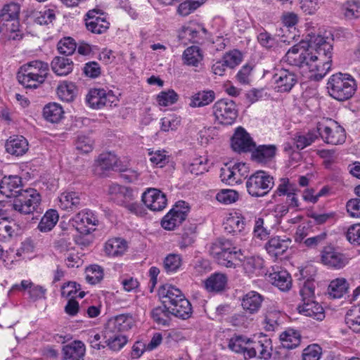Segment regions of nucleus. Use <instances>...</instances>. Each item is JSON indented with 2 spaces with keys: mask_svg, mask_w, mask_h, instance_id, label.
Segmentation results:
<instances>
[{
  "mask_svg": "<svg viewBox=\"0 0 360 360\" xmlns=\"http://www.w3.org/2000/svg\"><path fill=\"white\" fill-rule=\"evenodd\" d=\"M333 39L330 33L309 35L307 43L293 46L285 56V61L290 65L307 67L315 80L323 79L330 70L333 56Z\"/></svg>",
  "mask_w": 360,
  "mask_h": 360,
  "instance_id": "obj_1",
  "label": "nucleus"
},
{
  "mask_svg": "<svg viewBox=\"0 0 360 360\" xmlns=\"http://www.w3.org/2000/svg\"><path fill=\"white\" fill-rule=\"evenodd\" d=\"M20 11L18 4L10 3L5 5L0 11V32L8 39L17 40L22 37L19 22Z\"/></svg>",
  "mask_w": 360,
  "mask_h": 360,
  "instance_id": "obj_2",
  "label": "nucleus"
},
{
  "mask_svg": "<svg viewBox=\"0 0 360 360\" xmlns=\"http://www.w3.org/2000/svg\"><path fill=\"white\" fill-rule=\"evenodd\" d=\"M327 89L331 97L338 101H344L354 94L356 83L350 75L336 73L329 77Z\"/></svg>",
  "mask_w": 360,
  "mask_h": 360,
  "instance_id": "obj_3",
  "label": "nucleus"
},
{
  "mask_svg": "<svg viewBox=\"0 0 360 360\" xmlns=\"http://www.w3.org/2000/svg\"><path fill=\"white\" fill-rule=\"evenodd\" d=\"M210 251L219 264L226 267H235V262L240 259V250L233 246L229 240L221 239L216 241L211 246Z\"/></svg>",
  "mask_w": 360,
  "mask_h": 360,
  "instance_id": "obj_4",
  "label": "nucleus"
},
{
  "mask_svg": "<svg viewBox=\"0 0 360 360\" xmlns=\"http://www.w3.org/2000/svg\"><path fill=\"white\" fill-rule=\"evenodd\" d=\"M274 185L273 176L262 170H259L252 174L246 181L247 191L253 197L266 195L274 187Z\"/></svg>",
  "mask_w": 360,
  "mask_h": 360,
  "instance_id": "obj_5",
  "label": "nucleus"
},
{
  "mask_svg": "<svg viewBox=\"0 0 360 360\" xmlns=\"http://www.w3.org/2000/svg\"><path fill=\"white\" fill-rule=\"evenodd\" d=\"M41 202V196L37 190L28 188L22 190L14 199L13 208L22 214L34 212Z\"/></svg>",
  "mask_w": 360,
  "mask_h": 360,
  "instance_id": "obj_6",
  "label": "nucleus"
},
{
  "mask_svg": "<svg viewBox=\"0 0 360 360\" xmlns=\"http://www.w3.org/2000/svg\"><path fill=\"white\" fill-rule=\"evenodd\" d=\"M108 192L111 199L117 204L126 207L131 213L138 214L140 212L139 204L134 201V193L129 188L112 184L110 186Z\"/></svg>",
  "mask_w": 360,
  "mask_h": 360,
  "instance_id": "obj_7",
  "label": "nucleus"
},
{
  "mask_svg": "<svg viewBox=\"0 0 360 360\" xmlns=\"http://www.w3.org/2000/svg\"><path fill=\"white\" fill-rule=\"evenodd\" d=\"M117 101V97L112 91L103 88L91 89L86 96V102L89 107L96 110L116 105Z\"/></svg>",
  "mask_w": 360,
  "mask_h": 360,
  "instance_id": "obj_8",
  "label": "nucleus"
},
{
  "mask_svg": "<svg viewBox=\"0 0 360 360\" xmlns=\"http://www.w3.org/2000/svg\"><path fill=\"white\" fill-rule=\"evenodd\" d=\"M316 129L321 139L328 144L338 145L345 141V129L334 120H330L326 123H318Z\"/></svg>",
  "mask_w": 360,
  "mask_h": 360,
  "instance_id": "obj_9",
  "label": "nucleus"
},
{
  "mask_svg": "<svg viewBox=\"0 0 360 360\" xmlns=\"http://www.w3.org/2000/svg\"><path fill=\"white\" fill-rule=\"evenodd\" d=\"M213 113L219 123L225 125L232 124L237 116L236 103L229 99H221L213 105Z\"/></svg>",
  "mask_w": 360,
  "mask_h": 360,
  "instance_id": "obj_10",
  "label": "nucleus"
},
{
  "mask_svg": "<svg viewBox=\"0 0 360 360\" xmlns=\"http://www.w3.org/2000/svg\"><path fill=\"white\" fill-rule=\"evenodd\" d=\"M189 207L184 201H179L175 206L162 218V226L166 230H174L187 217Z\"/></svg>",
  "mask_w": 360,
  "mask_h": 360,
  "instance_id": "obj_11",
  "label": "nucleus"
},
{
  "mask_svg": "<svg viewBox=\"0 0 360 360\" xmlns=\"http://www.w3.org/2000/svg\"><path fill=\"white\" fill-rule=\"evenodd\" d=\"M297 82L295 73L288 69L276 68L272 76L274 88L278 92H288Z\"/></svg>",
  "mask_w": 360,
  "mask_h": 360,
  "instance_id": "obj_12",
  "label": "nucleus"
},
{
  "mask_svg": "<svg viewBox=\"0 0 360 360\" xmlns=\"http://www.w3.org/2000/svg\"><path fill=\"white\" fill-rule=\"evenodd\" d=\"M249 172L248 167L245 163L238 162L232 167L225 166L221 169L220 177L223 182L229 185L240 184Z\"/></svg>",
  "mask_w": 360,
  "mask_h": 360,
  "instance_id": "obj_13",
  "label": "nucleus"
},
{
  "mask_svg": "<svg viewBox=\"0 0 360 360\" xmlns=\"http://www.w3.org/2000/svg\"><path fill=\"white\" fill-rule=\"evenodd\" d=\"M273 347L270 338L264 337L258 341L250 340L246 358H257L258 359H269L272 353Z\"/></svg>",
  "mask_w": 360,
  "mask_h": 360,
  "instance_id": "obj_14",
  "label": "nucleus"
},
{
  "mask_svg": "<svg viewBox=\"0 0 360 360\" xmlns=\"http://www.w3.org/2000/svg\"><path fill=\"white\" fill-rule=\"evenodd\" d=\"M142 201L148 209L154 212L162 210L167 204L165 194L157 188H148L142 194Z\"/></svg>",
  "mask_w": 360,
  "mask_h": 360,
  "instance_id": "obj_15",
  "label": "nucleus"
},
{
  "mask_svg": "<svg viewBox=\"0 0 360 360\" xmlns=\"http://www.w3.org/2000/svg\"><path fill=\"white\" fill-rule=\"evenodd\" d=\"M240 62V53L234 50L226 53L221 59L217 60L212 66V71L216 75L223 76L227 68H234Z\"/></svg>",
  "mask_w": 360,
  "mask_h": 360,
  "instance_id": "obj_16",
  "label": "nucleus"
},
{
  "mask_svg": "<svg viewBox=\"0 0 360 360\" xmlns=\"http://www.w3.org/2000/svg\"><path fill=\"white\" fill-rule=\"evenodd\" d=\"M321 262L330 268L340 269L348 263V258L334 248L328 246L321 252Z\"/></svg>",
  "mask_w": 360,
  "mask_h": 360,
  "instance_id": "obj_17",
  "label": "nucleus"
},
{
  "mask_svg": "<svg viewBox=\"0 0 360 360\" xmlns=\"http://www.w3.org/2000/svg\"><path fill=\"white\" fill-rule=\"evenodd\" d=\"M103 13L99 10L93 9L86 13V29L94 34H103L109 28L110 23L105 17H101Z\"/></svg>",
  "mask_w": 360,
  "mask_h": 360,
  "instance_id": "obj_18",
  "label": "nucleus"
},
{
  "mask_svg": "<svg viewBox=\"0 0 360 360\" xmlns=\"http://www.w3.org/2000/svg\"><path fill=\"white\" fill-rule=\"evenodd\" d=\"M231 147L237 152H247L252 150L255 143L243 128L238 127L232 137Z\"/></svg>",
  "mask_w": 360,
  "mask_h": 360,
  "instance_id": "obj_19",
  "label": "nucleus"
},
{
  "mask_svg": "<svg viewBox=\"0 0 360 360\" xmlns=\"http://www.w3.org/2000/svg\"><path fill=\"white\" fill-rule=\"evenodd\" d=\"M22 181L18 176H5L0 181V193L7 198H15L21 190Z\"/></svg>",
  "mask_w": 360,
  "mask_h": 360,
  "instance_id": "obj_20",
  "label": "nucleus"
},
{
  "mask_svg": "<svg viewBox=\"0 0 360 360\" xmlns=\"http://www.w3.org/2000/svg\"><path fill=\"white\" fill-rule=\"evenodd\" d=\"M158 295L162 304L168 309L176 304L179 300L184 297L181 291L169 284H165L161 286L158 290Z\"/></svg>",
  "mask_w": 360,
  "mask_h": 360,
  "instance_id": "obj_21",
  "label": "nucleus"
},
{
  "mask_svg": "<svg viewBox=\"0 0 360 360\" xmlns=\"http://www.w3.org/2000/svg\"><path fill=\"white\" fill-rule=\"evenodd\" d=\"M83 194L76 191H65L58 196V206L63 210L72 211L82 205Z\"/></svg>",
  "mask_w": 360,
  "mask_h": 360,
  "instance_id": "obj_22",
  "label": "nucleus"
},
{
  "mask_svg": "<svg viewBox=\"0 0 360 360\" xmlns=\"http://www.w3.org/2000/svg\"><path fill=\"white\" fill-rule=\"evenodd\" d=\"M86 353V346L80 340H74L63 347V360H83Z\"/></svg>",
  "mask_w": 360,
  "mask_h": 360,
  "instance_id": "obj_23",
  "label": "nucleus"
},
{
  "mask_svg": "<svg viewBox=\"0 0 360 360\" xmlns=\"http://www.w3.org/2000/svg\"><path fill=\"white\" fill-rule=\"evenodd\" d=\"M6 151L15 156H22L29 149L27 140L22 136H10L5 143Z\"/></svg>",
  "mask_w": 360,
  "mask_h": 360,
  "instance_id": "obj_24",
  "label": "nucleus"
},
{
  "mask_svg": "<svg viewBox=\"0 0 360 360\" xmlns=\"http://www.w3.org/2000/svg\"><path fill=\"white\" fill-rule=\"evenodd\" d=\"M264 298L256 291H250L241 299V306L244 311L250 314H256L262 307Z\"/></svg>",
  "mask_w": 360,
  "mask_h": 360,
  "instance_id": "obj_25",
  "label": "nucleus"
},
{
  "mask_svg": "<svg viewBox=\"0 0 360 360\" xmlns=\"http://www.w3.org/2000/svg\"><path fill=\"white\" fill-rule=\"evenodd\" d=\"M297 311L304 316L321 321L325 317L323 308L321 304L314 300L302 302L297 306Z\"/></svg>",
  "mask_w": 360,
  "mask_h": 360,
  "instance_id": "obj_26",
  "label": "nucleus"
},
{
  "mask_svg": "<svg viewBox=\"0 0 360 360\" xmlns=\"http://www.w3.org/2000/svg\"><path fill=\"white\" fill-rule=\"evenodd\" d=\"M103 339L105 347L110 350L117 352L120 350L127 342V338L120 333L105 328Z\"/></svg>",
  "mask_w": 360,
  "mask_h": 360,
  "instance_id": "obj_27",
  "label": "nucleus"
},
{
  "mask_svg": "<svg viewBox=\"0 0 360 360\" xmlns=\"http://www.w3.org/2000/svg\"><path fill=\"white\" fill-rule=\"evenodd\" d=\"M128 248L125 240L120 238H114L108 240L103 247L105 254L110 257L122 256Z\"/></svg>",
  "mask_w": 360,
  "mask_h": 360,
  "instance_id": "obj_28",
  "label": "nucleus"
},
{
  "mask_svg": "<svg viewBox=\"0 0 360 360\" xmlns=\"http://www.w3.org/2000/svg\"><path fill=\"white\" fill-rule=\"evenodd\" d=\"M291 240L289 238L276 236L271 238L266 244L267 252L272 257H277L283 255L289 248Z\"/></svg>",
  "mask_w": 360,
  "mask_h": 360,
  "instance_id": "obj_29",
  "label": "nucleus"
},
{
  "mask_svg": "<svg viewBox=\"0 0 360 360\" xmlns=\"http://www.w3.org/2000/svg\"><path fill=\"white\" fill-rule=\"evenodd\" d=\"M252 151V159L261 164H266L275 156L276 147L274 145H260Z\"/></svg>",
  "mask_w": 360,
  "mask_h": 360,
  "instance_id": "obj_30",
  "label": "nucleus"
},
{
  "mask_svg": "<svg viewBox=\"0 0 360 360\" xmlns=\"http://www.w3.org/2000/svg\"><path fill=\"white\" fill-rule=\"evenodd\" d=\"M244 218L236 212L231 213L224 222V230L233 235L240 233L245 230Z\"/></svg>",
  "mask_w": 360,
  "mask_h": 360,
  "instance_id": "obj_31",
  "label": "nucleus"
},
{
  "mask_svg": "<svg viewBox=\"0 0 360 360\" xmlns=\"http://www.w3.org/2000/svg\"><path fill=\"white\" fill-rule=\"evenodd\" d=\"M72 221L76 229L80 230L88 225H96L98 220L92 211L83 210L72 217Z\"/></svg>",
  "mask_w": 360,
  "mask_h": 360,
  "instance_id": "obj_32",
  "label": "nucleus"
},
{
  "mask_svg": "<svg viewBox=\"0 0 360 360\" xmlns=\"http://www.w3.org/2000/svg\"><path fill=\"white\" fill-rule=\"evenodd\" d=\"M133 319L131 316L120 314L108 320L105 328L120 333L131 328Z\"/></svg>",
  "mask_w": 360,
  "mask_h": 360,
  "instance_id": "obj_33",
  "label": "nucleus"
},
{
  "mask_svg": "<svg viewBox=\"0 0 360 360\" xmlns=\"http://www.w3.org/2000/svg\"><path fill=\"white\" fill-rule=\"evenodd\" d=\"M17 77L18 82L22 86L30 89H37L45 82L44 79H41L36 74L34 75L32 72L21 67L18 72Z\"/></svg>",
  "mask_w": 360,
  "mask_h": 360,
  "instance_id": "obj_34",
  "label": "nucleus"
},
{
  "mask_svg": "<svg viewBox=\"0 0 360 360\" xmlns=\"http://www.w3.org/2000/svg\"><path fill=\"white\" fill-rule=\"evenodd\" d=\"M51 65L53 72L57 75L66 76L72 71L74 63L67 57L56 56L51 61Z\"/></svg>",
  "mask_w": 360,
  "mask_h": 360,
  "instance_id": "obj_35",
  "label": "nucleus"
},
{
  "mask_svg": "<svg viewBox=\"0 0 360 360\" xmlns=\"http://www.w3.org/2000/svg\"><path fill=\"white\" fill-rule=\"evenodd\" d=\"M269 281L282 291L288 290L291 287V277L285 270L274 271L269 275Z\"/></svg>",
  "mask_w": 360,
  "mask_h": 360,
  "instance_id": "obj_36",
  "label": "nucleus"
},
{
  "mask_svg": "<svg viewBox=\"0 0 360 360\" xmlns=\"http://www.w3.org/2000/svg\"><path fill=\"white\" fill-rule=\"evenodd\" d=\"M349 284L344 278H337L330 281L328 292L334 299L342 297L348 291Z\"/></svg>",
  "mask_w": 360,
  "mask_h": 360,
  "instance_id": "obj_37",
  "label": "nucleus"
},
{
  "mask_svg": "<svg viewBox=\"0 0 360 360\" xmlns=\"http://www.w3.org/2000/svg\"><path fill=\"white\" fill-rule=\"evenodd\" d=\"M280 340L283 347L292 349L300 345L301 335L297 330L288 328L280 335Z\"/></svg>",
  "mask_w": 360,
  "mask_h": 360,
  "instance_id": "obj_38",
  "label": "nucleus"
},
{
  "mask_svg": "<svg viewBox=\"0 0 360 360\" xmlns=\"http://www.w3.org/2000/svg\"><path fill=\"white\" fill-rule=\"evenodd\" d=\"M64 111L62 106L56 103L46 104L43 109V116L46 120L57 123L63 117Z\"/></svg>",
  "mask_w": 360,
  "mask_h": 360,
  "instance_id": "obj_39",
  "label": "nucleus"
},
{
  "mask_svg": "<svg viewBox=\"0 0 360 360\" xmlns=\"http://www.w3.org/2000/svg\"><path fill=\"white\" fill-rule=\"evenodd\" d=\"M227 283L226 275L220 273L212 274L205 281V288L210 292H219L223 290Z\"/></svg>",
  "mask_w": 360,
  "mask_h": 360,
  "instance_id": "obj_40",
  "label": "nucleus"
},
{
  "mask_svg": "<svg viewBox=\"0 0 360 360\" xmlns=\"http://www.w3.org/2000/svg\"><path fill=\"white\" fill-rule=\"evenodd\" d=\"M215 98L214 91H201L193 94L190 100L189 106L191 108H200L211 103Z\"/></svg>",
  "mask_w": 360,
  "mask_h": 360,
  "instance_id": "obj_41",
  "label": "nucleus"
},
{
  "mask_svg": "<svg viewBox=\"0 0 360 360\" xmlns=\"http://www.w3.org/2000/svg\"><path fill=\"white\" fill-rule=\"evenodd\" d=\"M263 265L264 260L259 256L245 257L243 263V269L249 276L259 275Z\"/></svg>",
  "mask_w": 360,
  "mask_h": 360,
  "instance_id": "obj_42",
  "label": "nucleus"
},
{
  "mask_svg": "<svg viewBox=\"0 0 360 360\" xmlns=\"http://www.w3.org/2000/svg\"><path fill=\"white\" fill-rule=\"evenodd\" d=\"M250 340L246 336L235 335L230 338L228 347L236 353H243L246 358Z\"/></svg>",
  "mask_w": 360,
  "mask_h": 360,
  "instance_id": "obj_43",
  "label": "nucleus"
},
{
  "mask_svg": "<svg viewBox=\"0 0 360 360\" xmlns=\"http://www.w3.org/2000/svg\"><path fill=\"white\" fill-rule=\"evenodd\" d=\"M169 310L172 315L182 319L189 318L192 313L191 304L185 296L182 297V300H179L176 304L171 306Z\"/></svg>",
  "mask_w": 360,
  "mask_h": 360,
  "instance_id": "obj_44",
  "label": "nucleus"
},
{
  "mask_svg": "<svg viewBox=\"0 0 360 360\" xmlns=\"http://www.w3.org/2000/svg\"><path fill=\"white\" fill-rule=\"evenodd\" d=\"M28 71H31L41 79L46 80L49 72V66L47 63L41 60H32L21 66Z\"/></svg>",
  "mask_w": 360,
  "mask_h": 360,
  "instance_id": "obj_45",
  "label": "nucleus"
},
{
  "mask_svg": "<svg viewBox=\"0 0 360 360\" xmlns=\"http://www.w3.org/2000/svg\"><path fill=\"white\" fill-rule=\"evenodd\" d=\"M202 58V51L196 46L188 47L183 53L184 63L187 65L197 67Z\"/></svg>",
  "mask_w": 360,
  "mask_h": 360,
  "instance_id": "obj_46",
  "label": "nucleus"
},
{
  "mask_svg": "<svg viewBox=\"0 0 360 360\" xmlns=\"http://www.w3.org/2000/svg\"><path fill=\"white\" fill-rule=\"evenodd\" d=\"M58 214L56 210H50L47 211L41 218L38 224V229L41 232L51 231L58 221Z\"/></svg>",
  "mask_w": 360,
  "mask_h": 360,
  "instance_id": "obj_47",
  "label": "nucleus"
},
{
  "mask_svg": "<svg viewBox=\"0 0 360 360\" xmlns=\"http://www.w3.org/2000/svg\"><path fill=\"white\" fill-rule=\"evenodd\" d=\"M205 29L200 25L195 22H189L187 25L183 27L181 37L186 38L189 41L197 42L200 34L205 33Z\"/></svg>",
  "mask_w": 360,
  "mask_h": 360,
  "instance_id": "obj_48",
  "label": "nucleus"
},
{
  "mask_svg": "<svg viewBox=\"0 0 360 360\" xmlns=\"http://www.w3.org/2000/svg\"><path fill=\"white\" fill-rule=\"evenodd\" d=\"M171 314L169 309L164 304L154 308L151 311V317L160 326H168Z\"/></svg>",
  "mask_w": 360,
  "mask_h": 360,
  "instance_id": "obj_49",
  "label": "nucleus"
},
{
  "mask_svg": "<svg viewBox=\"0 0 360 360\" xmlns=\"http://www.w3.org/2000/svg\"><path fill=\"white\" fill-rule=\"evenodd\" d=\"M97 162L103 169L119 168L117 157L110 152L101 153L98 158Z\"/></svg>",
  "mask_w": 360,
  "mask_h": 360,
  "instance_id": "obj_50",
  "label": "nucleus"
},
{
  "mask_svg": "<svg viewBox=\"0 0 360 360\" xmlns=\"http://www.w3.org/2000/svg\"><path fill=\"white\" fill-rule=\"evenodd\" d=\"M182 264L181 256L179 254H169L163 261L164 269L167 274L176 273Z\"/></svg>",
  "mask_w": 360,
  "mask_h": 360,
  "instance_id": "obj_51",
  "label": "nucleus"
},
{
  "mask_svg": "<svg viewBox=\"0 0 360 360\" xmlns=\"http://www.w3.org/2000/svg\"><path fill=\"white\" fill-rule=\"evenodd\" d=\"M148 155L151 164L157 167H162L168 162V153L165 150L149 148L148 149Z\"/></svg>",
  "mask_w": 360,
  "mask_h": 360,
  "instance_id": "obj_52",
  "label": "nucleus"
},
{
  "mask_svg": "<svg viewBox=\"0 0 360 360\" xmlns=\"http://www.w3.org/2000/svg\"><path fill=\"white\" fill-rule=\"evenodd\" d=\"M298 188L296 185L290 182L288 178H282L279 180L278 186L274 191V195L283 196L286 198L295 192H298Z\"/></svg>",
  "mask_w": 360,
  "mask_h": 360,
  "instance_id": "obj_53",
  "label": "nucleus"
},
{
  "mask_svg": "<svg viewBox=\"0 0 360 360\" xmlns=\"http://www.w3.org/2000/svg\"><path fill=\"white\" fill-rule=\"evenodd\" d=\"M76 92V86L72 83L63 82L60 84L57 89V94L58 97L64 101L70 102L75 96Z\"/></svg>",
  "mask_w": 360,
  "mask_h": 360,
  "instance_id": "obj_54",
  "label": "nucleus"
},
{
  "mask_svg": "<svg viewBox=\"0 0 360 360\" xmlns=\"http://www.w3.org/2000/svg\"><path fill=\"white\" fill-rule=\"evenodd\" d=\"M345 18L349 20L360 17V0H348L343 5Z\"/></svg>",
  "mask_w": 360,
  "mask_h": 360,
  "instance_id": "obj_55",
  "label": "nucleus"
},
{
  "mask_svg": "<svg viewBox=\"0 0 360 360\" xmlns=\"http://www.w3.org/2000/svg\"><path fill=\"white\" fill-rule=\"evenodd\" d=\"M178 99L179 95L173 89L161 91L156 98L158 103L164 107L174 104Z\"/></svg>",
  "mask_w": 360,
  "mask_h": 360,
  "instance_id": "obj_56",
  "label": "nucleus"
},
{
  "mask_svg": "<svg viewBox=\"0 0 360 360\" xmlns=\"http://www.w3.org/2000/svg\"><path fill=\"white\" fill-rule=\"evenodd\" d=\"M216 199L224 205H230L238 199V193L232 189H222L216 195Z\"/></svg>",
  "mask_w": 360,
  "mask_h": 360,
  "instance_id": "obj_57",
  "label": "nucleus"
},
{
  "mask_svg": "<svg viewBox=\"0 0 360 360\" xmlns=\"http://www.w3.org/2000/svg\"><path fill=\"white\" fill-rule=\"evenodd\" d=\"M316 131H309L307 134L298 135L295 139V143L297 149H304L311 145L318 138Z\"/></svg>",
  "mask_w": 360,
  "mask_h": 360,
  "instance_id": "obj_58",
  "label": "nucleus"
},
{
  "mask_svg": "<svg viewBox=\"0 0 360 360\" xmlns=\"http://www.w3.org/2000/svg\"><path fill=\"white\" fill-rule=\"evenodd\" d=\"M56 15L53 10L48 8L36 12L34 21L39 25H49L55 20Z\"/></svg>",
  "mask_w": 360,
  "mask_h": 360,
  "instance_id": "obj_59",
  "label": "nucleus"
},
{
  "mask_svg": "<svg viewBox=\"0 0 360 360\" xmlns=\"http://www.w3.org/2000/svg\"><path fill=\"white\" fill-rule=\"evenodd\" d=\"M57 47L60 53L68 56L75 51L77 44L72 38L65 37L59 41Z\"/></svg>",
  "mask_w": 360,
  "mask_h": 360,
  "instance_id": "obj_60",
  "label": "nucleus"
},
{
  "mask_svg": "<svg viewBox=\"0 0 360 360\" xmlns=\"http://www.w3.org/2000/svg\"><path fill=\"white\" fill-rule=\"evenodd\" d=\"M258 42L261 46L266 49H272L278 46V40L276 37H273L265 30H262L257 35Z\"/></svg>",
  "mask_w": 360,
  "mask_h": 360,
  "instance_id": "obj_61",
  "label": "nucleus"
},
{
  "mask_svg": "<svg viewBox=\"0 0 360 360\" xmlns=\"http://www.w3.org/2000/svg\"><path fill=\"white\" fill-rule=\"evenodd\" d=\"M345 321L348 326L354 332L356 326V329L360 326V309L354 307L349 309L345 316Z\"/></svg>",
  "mask_w": 360,
  "mask_h": 360,
  "instance_id": "obj_62",
  "label": "nucleus"
},
{
  "mask_svg": "<svg viewBox=\"0 0 360 360\" xmlns=\"http://www.w3.org/2000/svg\"><path fill=\"white\" fill-rule=\"evenodd\" d=\"M64 262L68 268H78L83 264L82 255L75 250L65 254Z\"/></svg>",
  "mask_w": 360,
  "mask_h": 360,
  "instance_id": "obj_63",
  "label": "nucleus"
},
{
  "mask_svg": "<svg viewBox=\"0 0 360 360\" xmlns=\"http://www.w3.org/2000/svg\"><path fill=\"white\" fill-rule=\"evenodd\" d=\"M322 349L316 344L307 346L302 352V360H319Z\"/></svg>",
  "mask_w": 360,
  "mask_h": 360,
  "instance_id": "obj_64",
  "label": "nucleus"
}]
</instances>
